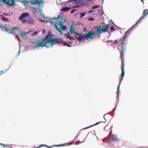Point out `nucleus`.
<instances>
[{"instance_id": "obj_1", "label": "nucleus", "mask_w": 148, "mask_h": 148, "mask_svg": "<svg viewBox=\"0 0 148 148\" xmlns=\"http://www.w3.org/2000/svg\"><path fill=\"white\" fill-rule=\"evenodd\" d=\"M54 35L52 34L51 32L49 31L48 32V35L47 36V37L46 40V42H48V46L49 48V47H52L53 46L55 45L57 43H63L64 46L70 47H71V45L68 44L67 42L64 41L63 40L62 38L59 37H54Z\"/></svg>"}, {"instance_id": "obj_2", "label": "nucleus", "mask_w": 148, "mask_h": 148, "mask_svg": "<svg viewBox=\"0 0 148 148\" xmlns=\"http://www.w3.org/2000/svg\"><path fill=\"white\" fill-rule=\"evenodd\" d=\"M103 25L101 26L100 25L95 26L93 28H95V31L94 32L95 36H97L100 35L101 33L107 32L108 35V36L109 37L110 36V32L108 30V27L109 24H106L104 23H103Z\"/></svg>"}, {"instance_id": "obj_3", "label": "nucleus", "mask_w": 148, "mask_h": 148, "mask_svg": "<svg viewBox=\"0 0 148 148\" xmlns=\"http://www.w3.org/2000/svg\"><path fill=\"white\" fill-rule=\"evenodd\" d=\"M48 35V33L44 38H41V40L37 42L36 41H32L30 40L28 41L29 42H31L32 44H35V45L33 47V49H36L37 48L46 47L47 48H49L48 42H46V40L47 38V37Z\"/></svg>"}, {"instance_id": "obj_4", "label": "nucleus", "mask_w": 148, "mask_h": 148, "mask_svg": "<svg viewBox=\"0 0 148 148\" xmlns=\"http://www.w3.org/2000/svg\"><path fill=\"white\" fill-rule=\"evenodd\" d=\"M96 36L95 33L93 32L92 30L88 32L87 34L84 33V34L79 33L78 36V40L81 41L83 39V40L86 39L88 41L89 39H92Z\"/></svg>"}, {"instance_id": "obj_5", "label": "nucleus", "mask_w": 148, "mask_h": 148, "mask_svg": "<svg viewBox=\"0 0 148 148\" xmlns=\"http://www.w3.org/2000/svg\"><path fill=\"white\" fill-rule=\"evenodd\" d=\"M30 3L32 5L38 4L40 6L38 8V11L41 16H45L44 13L43 12L42 9L44 7V2L42 0H34L30 1Z\"/></svg>"}, {"instance_id": "obj_6", "label": "nucleus", "mask_w": 148, "mask_h": 148, "mask_svg": "<svg viewBox=\"0 0 148 148\" xmlns=\"http://www.w3.org/2000/svg\"><path fill=\"white\" fill-rule=\"evenodd\" d=\"M0 1L8 6H14L16 5V0H0Z\"/></svg>"}, {"instance_id": "obj_7", "label": "nucleus", "mask_w": 148, "mask_h": 148, "mask_svg": "<svg viewBox=\"0 0 148 148\" xmlns=\"http://www.w3.org/2000/svg\"><path fill=\"white\" fill-rule=\"evenodd\" d=\"M120 57L122 62V66L121 67V77H122V79L123 78L125 75L124 69L125 66V64L123 61V57L120 56Z\"/></svg>"}, {"instance_id": "obj_8", "label": "nucleus", "mask_w": 148, "mask_h": 148, "mask_svg": "<svg viewBox=\"0 0 148 148\" xmlns=\"http://www.w3.org/2000/svg\"><path fill=\"white\" fill-rule=\"evenodd\" d=\"M128 35V34H126V33H125V34L123 38L120 40V43L121 45L125 44V43L127 44V40H126V38L127 37Z\"/></svg>"}, {"instance_id": "obj_9", "label": "nucleus", "mask_w": 148, "mask_h": 148, "mask_svg": "<svg viewBox=\"0 0 148 148\" xmlns=\"http://www.w3.org/2000/svg\"><path fill=\"white\" fill-rule=\"evenodd\" d=\"M127 44H123L121 45V51H120V56H124V51L126 49V45Z\"/></svg>"}, {"instance_id": "obj_10", "label": "nucleus", "mask_w": 148, "mask_h": 148, "mask_svg": "<svg viewBox=\"0 0 148 148\" xmlns=\"http://www.w3.org/2000/svg\"><path fill=\"white\" fill-rule=\"evenodd\" d=\"M119 139L117 137L116 135L113 134L111 136V138L109 139L108 141L109 142H113L119 140Z\"/></svg>"}, {"instance_id": "obj_11", "label": "nucleus", "mask_w": 148, "mask_h": 148, "mask_svg": "<svg viewBox=\"0 0 148 148\" xmlns=\"http://www.w3.org/2000/svg\"><path fill=\"white\" fill-rule=\"evenodd\" d=\"M27 22L29 24H32L34 22V20L32 17L29 16L26 18Z\"/></svg>"}, {"instance_id": "obj_12", "label": "nucleus", "mask_w": 148, "mask_h": 148, "mask_svg": "<svg viewBox=\"0 0 148 148\" xmlns=\"http://www.w3.org/2000/svg\"><path fill=\"white\" fill-rule=\"evenodd\" d=\"M53 23L55 24V25H54V26L58 32L60 34V35H62L63 34L62 32L60 30V29H58V27L57 26V23L56 22H54Z\"/></svg>"}, {"instance_id": "obj_13", "label": "nucleus", "mask_w": 148, "mask_h": 148, "mask_svg": "<svg viewBox=\"0 0 148 148\" xmlns=\"http://www.w3.org/2000/svg\"><path fill=\"white\" fill-rule=\"evenodd\" d=\"M70 10V7L65 6L62 8L60 9V11L62 12H66Z\"/></svg>"}, {"instance_id": "obj_14", "label": "nucleus", "mask_w": 148, "mask_h": 148, "mask_svg": "<svg viewBox=\"0 0 148 148\" xmlns=\"http://www.w3.org/2000/svg\"><path fill=\"white\" fill-rule=\"evenodd\" d=\"M73 3H77L76 5H77L78 6V7H77L78 8H79L84 6L82 1L77 2H74Z\"/></svg>"}, {"instance_id": "obj_15", "label": "nucleus", "mask_w": 148, "mask_h": 148, "mask_svg": "<svg viewBox=\"0 0 148 148\" xmlns=\"http://www.w3.org/2000/svg\"><path fill=\"white\" fill-rule=\"evenodd\" d=\"M27 35V32L21 31L20 32V35L23 38H24L25 36Z\"/></svg>"}, {"instance_id": "obj_16", "label": "nucleus", "mask_w": 148, "mask_h": 148, "mask_svg": "<svg viewBox=\"0 0 148 148\" xmlns=\"http://www.w3.org/2000/svg\"><path fill=\"white\" fill-rule=\"evenodd\" d=\"M5 31L6 32H7L8 34H13L15 35L16 34L15 33H12V31L11 30V29H10L9 28H5Z\"/></svg>"}, {"instance_id": "obj_17", "label": "nucleus", "mask_w": 148, "mask_h": 148, "mask_svg": "<svg viewBox=\"0 0 148 148\" xmlns=\"http://www.w3.org/2000/svg\"><path fill=\"white\" fill-rule=\"evenodd\" d=\"M67 27L65 25H62L61 27H60V29L63 31H66L67 29Z\"/></svg>"}, {"instance_id": "obj_18", "label": "nucleus", "mask_w": 148, "mask_h": 148, "mask_svg": "<svg viewBox=\"0 0 148 148\" xmlns=\"http://www.w3.org/2000/svg\"><path fill=\"white\" fill-rule=\"evenodd\" d=\"M69 31L71 34H73L74 32L75 31V28L73 27H70Z\"/></svg>"}, {"instance_id": "obj_19", "label": "nucleus", "mask_w": 148, "mask_h": 148, "mask_svg": "<svg viewBox=\"0 0 148 148\" xmlns=\"http://www.w3.org/2000/svg\"><path fill=\"white\" fill-rule=\"evenodd\" d=\"M18 40L19 41V42L18 43V45H19V53H18V55H17V56H18L19 54H20V51H21V43L20 42H21V40H20V39L19 38H18Z\"/></svg>"}, {"instance_id": "obj_20", "label": "nucleus", "mask_w": 148, "mask_h": 148, "mask_svg": "<svg viewBox=\"0 0 148 148\" xmlns=\"http://www.w3.org/2000/svg\"><path fill=\"white\" fill-rule=\"evenodd\" d=\"M84 5H88L89 4V2L87 0H82Z\"/></svg>"}, {"instance_id": "obj_21", "label": "nucleus", "mask_w": 148, "mask_h": 148, "mask_svg": "<svg viewBox=\"0 0 148 148\" xmlns=\"http://www.w3.org/2000/svg\"><path fill=\"white\" fill-rule=\"evenodd\" d=\"M22 14L24 18L26 17L27 18V16H29V13L27 12H25L24 13H22Z\"/></svg>"}, {"instance_id": "obj_22", "label": "nucleus", "mask_w": 148, "mask_h": 148, "mask_svg": "<svg viewBox=\"0 0 148 148\" xmlns=\"http://www.w3.org/2000/svg\"><path fill=\"white\" fill-rule=\"evenodd\" d=\"M64 36H66L67 38L71 40H75L73 38H72L69 35H67L66 34H64Z\"/></svg>"}, {"instance_id": "obj_23", "label": "nucleus", "mask_w": 148, "mask_h": 148, "mask_svg": "<svg viewBox=\"0 0 148 148\" xmlns=\"http://www.w3.org/2000/svg\"><path fill=\"white\" fill-rule=\"evenodd\" d=\"M135 27L134 26V25L133 26L131 27L130 29H129L127 31L125 32V33L126 34H128L129 35L130 33V32H129V31L131 30V29H133Z\"/></svg>"}, {"instance_id": "obj_24", "label": "nucleus", "mask_w": 148, "mask_h": 148, "mask_svg": "<svg viewBox=\"0 0 148 148\" xmlns=\"http://www.w3.org/2000/svg\"><path fill=\"white\" fill-rule=\"evenodd\" d=\"M5 28H7L5 26H4L3 25L0 23V29H1L2 31H5Z\"/></svg>"}, {"instance_id": "obj_25", "label": "nucleus", "mask_w": 148, "mask_h": 148, "mask_svg": "<svg viewBox=\"0 0 148 148\" xmlns=\"http://www.w3.org/2000/svg\"><path fill=\"white\" fill-rule=\"evenodd\" d=\"M144 11H145V10H144V12L143 13V15L141 17H140V18L141 19H143L144 18L145 16L146 15H148V11H147V12H145V13H144Z\"/></svg>"}, {"instance_id": "obj_26", "label": "nucleus", "mask_w": 148, "mask_h": 148, "mask_svg": "<svg viewBox=\"0 0 148 148\" xmlns=\"http://www.w3.org/2000/svg\"><path fill=\"white\" fill-rule=\"evenodd\" d=\"M123 78L122 79V77H121V78L119 79V84L118 85V86L117 87V90H118V91H119V87H120V85L121 84V81L123 80Z\"/></svg>"}, {"instance_id": "obj_27", "label": "nucleus", "mask_w": 148, "mask_h": 148, "mask_svg": "<svg viewBox=\"0 0 148 148\" xmlns=\"http://www.w3.org/2000/svg\"><path fill=\"white\" fill-rule=\"evenodd\" d=\"M86 12H81L80 13V18H82L83 16L85 15Z\"/></svg>"}, {"instance_id": "obj_28", "label": "nucleus", "mask_w": 148, "mask_h": 148, "mask_svg": "<svg viewBox=\"0 0 148 148\" xmlns=\"http://www.w3.org/2000/svg\"><path fill=\"white\" fill-rule=\"evenodd\" d=\"M100 7V5H94L92 7L91 9L92 10H93L95 9H96L99 8Z\"/></svg>"}, {"instance_id": "obj_29", "label": "nucleus", "mask_w": 148, "mask_h": 148, "mask_svg": "<svg viewBox=\"0 0 148 148\" xmlns=\"http://www.w3.org/2000/svg\"><path fill=\"white\" fill-rule=\"evenodd\" d=\"M53 18L55 20H62V18L60 15H58L57 17L54 18Z\"/></svg>"}, {"instance_id": "obj_30", "label": "nucleus", "mask_w": 148, "mask_h": 148, "mask_svg": "<svg viewBox=\"0 0 148 148\" xmlns=\"http://www.w3.org/2000/svg\"><path fill=\"white\" fill-rule=\"evenodd\" d=\"M66 145V143H64L63 144H61L59 145H53L55 147H62V146H64Z\"/></svg>"}, {"instance_id": "obj_31", "label": "nucleus", "mask_w": 148, "mask_h": 148, "mask_svg": "<svg viewBox=\"0 0 148 148\" xmlns=\"http://www.w3.org/2000/svg\"><path fill=\"white\" fill-rule=\"evenodd\" d=\"M18 29L19 28L18 27H15L14 26L11 28V30L12 31H14L16 30H18Z\"/></svg>"}, {"instance_id": "obj_32", "label": "nucleus", "mask_w": 148, "mask_h": 148, "mask_svg": "<svg viewBox=\"0 0 148 148\" xmlns=\"http://www.w3.org/2000/svg\"><path fill=\"white\" fill-rule=\"evenodd\" d=\"M31 9H33L34 12H35L37 14L38 13V11L36 8L35 7H31Z\"/></svg>"}, {"instance_id": "obj_33", "label": "nucleus", "mask_w": 148, "mask_h": 148, "mask_svg": "<svg viewBox=\"0 0 148 148\" xmlns=\"http://www.w3.org/2000/svg\"><path fill=\"white\" fill-rule=\"evenodd\" d=\"M1 19L3 21H9V20L7 18H6L5 17H3V18H1Z\"/></svg>"}, {"instance_id": "obj_34", "label": "nucleus", "mask_w": 148, "mask_h": 148, "mask_svg": "<svg viewBox=\"0 0 148 148\" xmlns=\"http://www.w3.org/2000/svg\"><path fill=\"white\" fill-rule=\"evenodd\" d=\"M63 22L61 21H60V22L58 23V25L60 27H60L63 25Z\"/></svg>"}, {"instance_id": "obj_35", "label": "nucleus", "mask_w": 148, "mask_h": 148, "mask_svg": "<svg viewBox=\"0 0 148 148\" xmlns=\"http://www.w3.org/2000/svg\"><path fill=\"white\" fill-rule=\"evenodd\" d=\"M24 17L21 14L19 17V20L20 21L22 20L24 18Z\"/></svg>"}, {"instance_id": "obj_36", "label": "nucleus", "mask_w": 148, "mask_h": 148, "mask_svg": "<svg viewBox=\"0 0 148 148\" xmlns=\"http://www.w3.org/2000/svg\"><path fill=\"white\" fill-rule=\"evenodd\" d=\"M38 21L39 22H41L42 23H44L45 22H47V21L45 20H42L40 18L38 19Z\"/></svg>"}, {"instance_id": "obj_37", "label": "nucleus", "mask_w": 148, "mask_h": 148, "mask_svg": "<svg viewBox=\"0 0 148 148\" xmlns=\"http://www.w3.org/2000/svg\"><path fill=\"white\" fill-rule=\"evenodd\" d=\"M110 29L111 32H113L115 30V29L114 26H111Z\"/></svg>"}, {"instance_id": "obj_38", "label": "nucleus", "mask_w": 148, "mask_h": 148, "mask_svg": "<svg viewBox=\"0 0 148 148\" xmlns=\"http://www.w3.org/2000/svg\"><path fill=\"white\" fill-rule=\"evenodd\" d=\"M101 123H105V122L100 121L98 122H97L95 123V124H94V126L97 125Z\"/></svg>"}, {"instance_id": "obj_39", "label": "nucleus", "mask_w": 148, "mask_h": 148, "mask_svg": "<svg viewBox=\"0 0 148 148\" xmlns=\"http://www.w3.org/2000/svg\"><path fill=\"white\" fill-rule=\"evenodd\" d=\"M77 7H78V6L77 5H75L70 7V9H74L76 8H78Z\"/></svg>"}, {"instance_id": "obj_40", "label": "nucleus", "mask_w": 148, "mask_h": 148, "mask_svg": "<svg viewBox=\"0 0 148 148\" xmlns=\"http://www.w3.org/2000/svg\"><path fill=\"white\" fill-rule=\"evenodd\" d=\"M38 32L36 31L34 32L33 34H32L31 35L32 36L35 35H36L37 34H38Z\"/></svg>"}, {"instance_id": "obj_41", "label": "nucleus", "mask_w": 148, "mask_h": 148, "mask_svg": "<svg viewBox=\"0 0 148 148\" xmlns=\"http://www.w3.org/2000/svg\"><path fill=\"white\" fill-rule=\"evenodd\" d=\"M88 20L89 21H92L94 20V18L92 17H90L88 18Z\"/></svg>"}, {"instance_id": "obj_42", "label": "nucleus", "mask_w": 148, "mask_h": 148, "mask_svg": "<svg viewBox=\"0 0 148 148\" xmlns=\"http://www.w3.org/2000/svg\"><path fill=\"white\" fill-rule=\"evenodd\" d=\"M42 17L43 18H44L45 19H46V18H48L49 20H52V19L51 18H50L49 17H48L47 16H45V15L44 16H43Z\"/></svg>"}, {"instance_id": "obj_43", "label": "nucleus", "mask_w": 148, "mask_h": 148, "mask_svg": "<svg viewBox=\"0 0 148 148\" xmlns=\"http://www.w3.org/2000/svg\"><path fill=\"white\" fill-rule=\"evenodd\" d=\"M5 146V145H4L2 143H0V148H4Z\"/></svg>"}, {"instance_id": "obj_44", "label": "nucleus", "mask_w": 148, "mask_h": 148, "mask_svg": "<svg viewBox=\"0 0 148 148\" xmlns=\"http://www.w3.org/2000/svg\"><path fill=\"white\" fill-rule=\"evenodd\" d=\"M51 21V20H50V21H47V23H49L51 25H52V24H53V25L54 24L55 25V24L54 23H53L55 22H52Z\"/></svg>"}, {"instance_id": "obj_45", "label": "nucleus", "mask_w": 148, "mask_h": 148, "mask_svg": "<svg viewBox=\"0 0 148 148\" xmlns=\"http://www.w3.org/2000/svg\"><path fill=\"white\" fill-rule=\"evenodd\" d=\"M22 20V23H26V22H27L26 19H23Z\"/></svg>"}, {"instance_id": "obj_46", "label": "nucleus", "mask_w": 148, "mask_h": 148, "mask_svg": "<svg viewBox=\"0 0 148 148\" xmlns=\"http://www.w3.org/2000/svg\"><path fill=\"white\" fill-rule=\"evenodd\" d=\"M25 47V49H24V51H27L28 50V47L26 46H24Z\"/></svg>"}, {"instance_id": "obj_47", "label": "nucleus", "mask_w": 148, "mask_h": 148, "mask_svg": "<svg viewBox=\"0 0 148 148\" xmlns=\"http://www.w3.org/2000/svg\"><path fill=\"white\" fill-rule=\"evenodd\" d=\"M77 10V9H73L71 11V14L73 13L75 11H76Z\"/></svg>"}, {"instance_id": "obj_48", "label": "nucleus", "mask_w": 148, "mask_h": 148, "mask_svg": "<svg viewBox=\"0 0 148 148\" xmlns=\"http://www.w3.org/2000/svg\"><path fill=\"white\" fill-rule=\"evenodd\" d=\"M119 94H118V93H117V96L116 97V99H117V101L118 102V101H119Z\"/></svg>"}, {"instance_id": "obj_49", "label": "nucleus", "mask_w": 148, "mask_h": 148, "mask_svg": "<svg viewBox=\"0 0 148 148\" xmlns=\"http://www.w3.org/2000/svg\"><path fill=\"white\" fill-rule=\"evenodd\" d=\"M3 14L6 16H8L10 15V13H6L5 12L3 13Z\"/></svg>"}, {"instance_id": "obj_50", "label": "nucleus", "mask_w": 148, "mask_h": 148, "mask_svg": "<svg viewBox=\"0 0 148 148\" xmlns=\"http://www.w3.org/2000/svg\"><path fill=\"white\" fill-rule=\"evenodd\" d=\"M25 3L27 4L29 2H30V1H28L27 0H22Z\"/></svg>"}, {"instance_id": "obj_51", "label": "nucleus", "mask_w": 148, "mask_h": 148, "mask_svg": "<svg viewBox=\"0 0 148 148\" xmlns=\"http://www.w3.org/2000/svg\"><path fill=\"white\" fill-rule=\"evenodd\" d=\"M110 22L112 24L114 25V26H116V25L115 24V23H114V22L112 21V20H110Z\"/></svg>"}, {"instance_id": "obj_52", "label": "nucleus", "mask_w": 148, "mask_h": 148, "mask_svg": "<svg viewBox=\"0 0 148 148\" xmlns=\"http://www.w3.org/2000/svg\"><path fill=\"white\" fill-rule=\"evenodd\" d=\"M117 106V104H116V103H115V107L112 110L113 111H114L116 108V107Z\"/></svg>"}, {"instance_id": "obj_53", "label": "nucleus", "mask_w": 148, "mask_h": 148, "mask_svg": "<svg viewBox=\"0 0 148 148\" xmlns=\"http://www.w3.org/2000/svg\"><path fill=\"white\" fill-rule=\"evenodd\" d=\"M138 24L139 23H138V22H137L134 25V26L135 27H136L138 25Z\"/></svg>"}, {"instance_id": "obj_54", "label": "nucleus", "mask_w": 148, "mask_h": 148, "mask_svg": "<svg viewBox=\"0 0 148 148\" xmlns=\"http://www.w3.org/2000/svg\"><path fill=\"white\" fill-rule=\"evenodd\" d=\"M73 34H75L76 36H78L79 34V33H77L76 32H74V33H73Z\"/></svg>"}, {"instance_id": "obj_55", "label": "nucleus", "mask_w": 148, "mask_h": 148, "mask_svg": "<svg viewBox=\"0 0 148 148\" xmlns=\"http://www.w3.org/2000/svg\"><path fill=\"white\" fill-rule=\"evenodd\" d=\"M75 25L74 23L73 22L71 23V26H70V27H73V26H75Z\"/></svg>"}, {"instance_id": "obj_56", "label": "nucleus", "mask_w": 148, "mask_h": 148, "mask_svg": "<svg viewBox=\"0 0 148 148\" xmlns=\"http://www.w3.org/2000/svg\"><path fill=\"white\" fill-rule=\"evenodd\" d=\"M101 9L102 10H101V14H100V15H102V14H104L103 11V10L102 9V7L101 8Z\"/></svg>"}, {"instance_id": "obj_57", "label": "nucleus", "mask_w": 148, "mask_h": 148, "mask_svg": "<svg viewBox=\"0 0 148 148\" xmlns=\"http://www.w3.org/2000/svg\"><path fill=\"white\" fill-rule=\"evenodd\" d=\"M141 19L140 18V19L137 21L138 23H140L141 22V21L140 20L141 19Z\"/></svg>"}, {"instance_id": "obj_58", "label": "nucleus", "mask_w": 148, "mask_h": 148, "mask_svg": "<svg viewBox=\"0 0 148 148\" xmlns=\"http://www.w3.org/2000/svg\"><path fill=\"white\" fill-rule=\"evenodd\" d=\"M94 12V11L93 10H90L88 11V13H91L92 12Z\"/></svg>"}, {"instance_id": "obj_59", "label": "nucleus", "mask_w": 148, "mask_h": 148, "mask_svg": "<svg viewBox=\"0 0 148 148\" xmlns=\"http://www.w3.org/2000/svg\"><path fill=\"white\" fill-rule=\"evenodd\" d=\"M4 73V72L2 70H1L0 71V74H3V73Z\"/></svg>"}, {"instance_id": "obj_60", "label": "nucleus", "mask_w": 148, "mask_h": 148, "mask_svg": "<svg viewBox=\"0 0 148 148\" xmlns=\"http://www.w3.org/2000/svg\"><path fill=\"white\" fill-rule=\"evenodd\" d=\"M45 30L44 29L42 30V34H45Z\"/></svg>"}, {"instance_id": "obj_61", "label": "nucleus", "mask_w": 148, "mask_h": 148, "mask_svg": "<svg viewBox=\"0 0 148 148\" xmlns=\"http://www.w3.org/2000/svg\"><path fill=\"white\" fill-rule=\"evenodd\" d=\"M71 1H73V0H68L67 1V3H70V2H71Z\"/></svg>"}, {"instance_id": "obj_62", "label": "nucleus", "mask_w": 148, "mask_h": 148, "mask_svg": "<svg viewBox=\"0 0 148 148\" xmlns=\"http://www.w3.org/2000/svg\"><path fill=\"white\" fill-rule=\"evenodd\" d=\"M87 30L86 29V28L85 27H84V32H87Z\"/></svg>"}, {"instance_id": "obj_63", "label": "nucleus", "mask_w": 148, "mask_h": 148, "mask_svg": "<svg viewBox=\"0 0 148 148\" xmlns=\"http://www.w3.org/2000/svg\"><path fill=\"white\" fill-rule=\"evenodd\" d=\"M114 42L115 44H117L118 43V41L117 40H115L114 41Z\"/></svg>"}, {"instance_id": "obj_64", "label": "nucleus", "mask_w": 148, "mask_h": 148, "mask_svg": "<svg viewBox=\"0 0 148 148\" xmlns=\"http://www.w3.org/2000/svg\"><path fill=\"white\" fill-rule=\"evenodd\" d=\"M53 147H54L53 146H53H48V147H47V148H53Z\"/></svg>"}]
</instances>
